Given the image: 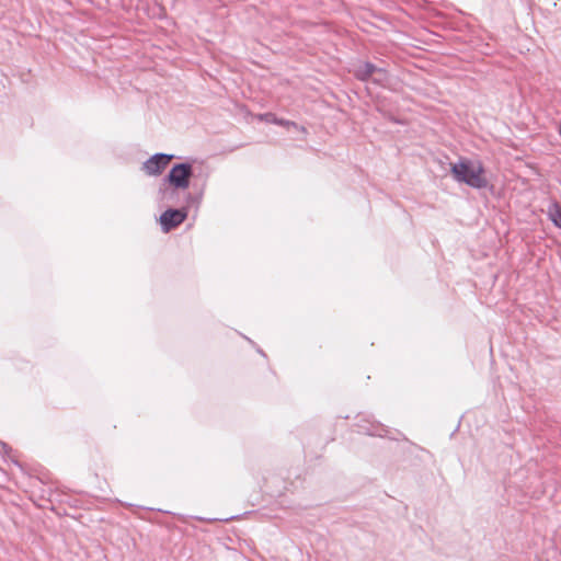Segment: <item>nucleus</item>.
Returning <instances> with one entry per match:
<instances>
[{
  "mask_svg": "<svg viewBox=\"0 0 561 561\" xmlns=\"http://www.w3.org/2000/svg\"><path fill=\"white\" fill-rule=\"evenodd\" d=\"M547 215L553 225L561 229V206L558 202L553 201L550 203Z\"/></svg>",
  "mask_w": 561,
  "mask_h": 561,
  "instance_id": "obj_8",
  "label": "nucleus"
},
{
  "mask_svg": "<svg viewBox=\"0 0 561 561\" xmlns=\"http://www.w3.org/2000/svg\"><path fill=\"white\" fill-rule=\"evenodd\" d=\"M195 167L188 162H178V190H186L191 179L196 180Z\"/></svg>",
  "mask_w": 561,
  "mask_h": 561,
  "instance_id": "obj_4",
  "label": "nucleus"
},
{
  "mask_svg": "<svg viewBox=\"0 0 561 561\" xmlns=\"http://www.w3.org/2000/svg\"><path fill=\"white\" fill-rule=\"evenodd\" d=\"M376 72H378L381 77H385L382 69L377 68L371 62H364L355 70V77L362 81H366Z\"/></svg>",
  "mask_w": 561,
  "mask_h": 561,
  "instance_id": "obj_6",
  "label": "nucleus"
},
{
  "mask_svg": "<svg viewBox=\"0 0 561 561\" xmlns=\"http://www.w3.org/2000/svg\"><path fill=\"white\" fill-rule=\"evenodd\" d=\"M272 122L275 124H279V125H288L289 124V122H285L283 119H276V118H273Z\"/></svg>",
  "mask_w": 561,
  "mask_h": 561,
  "instance_id": "obj_9",
  "label": "nucleus"
},
{
  "mask_svg": "<svg viewBox=\"0 0 561 561\" xmlns=\"http://www.w3.org/2000/svg\"><path fill=\"white\" fill-rule=\"evenodd\" d=\"M265 118H266L267 121H270V122H272V121H273V119H272V114H265Z\"/></svg>",
  "mask_w": 561,
  "mask_h": 561,
  "instance_id": "obj_10",
  "label": "nucleus"
},
{
  "mask_svg": "<svg viewBox=\"0 0 561 561\" xmlns=\"http://www.w3.org/2000/svg\"><path fill=\"white\" fill-rule=\"evenodd\" d=\"M163 232H169L175 228V208L169 207L159 218Z\"/></svg>",
  "mask_w": 561,
  "mask_h": 561,
  "instance_id": "obj_7",
  "label": "nucleus"
},
{
  "mask_svg": "<svg viewBox=\"0 0 561 561\" xmlns=\"http://www.w3.org/2000/svg\"><path fill=\"white\" fill-rule=\"evenodd\" d=\"M174 158L175 154L154 153L142 163L141 170L150 176L159 175Z\"/></svg>",
  "mask_w": 561,
  "mask_h": 561,
  "instance_id": "obj_2",
  "label": "nucleus"
},
{
  "mask_svg": "<svg viewBox=\"0 0 561 561\" xmlns=\"http://www.w3.org/2000/svg\"><path fill=\"white\" fill-rule=\"evenodd\" d=\"M175 197V165H173L167 178L163 180L159 193L158 205L159 207L167 206Z\"/></svg>",
  "mask_w": 561,
  "mask_h": 561,
  "instance_id": "obj_3",
  "label": "nucleus"
},
{
  "mask_svg": "<svg viewBox=\"0 0 561 561\" xmlns=\"http://www.w3.org/2000/svg\"><path fill=\"white\" fill-rule=\"evenodd\" d=\"M450 171L457 182L465 183L472 188L481 190L488 186L481 162L472 163L470 160L461 159L451 164Z\"/></svg>",
  "mask_w": 561,
  "mask_h": 561,
  "instance_id": "obj_1",
  "label": "nucleus"
},
{
  "mask_svg": "<svg viewBox=\"0 0 561 561\" xmlns=\"http://www.w3.org/2000/svg\"><path fill=\"white\" fill-rule=\"evenodd\" d=\"M199 199L201 194H196L194 196L190 195L187 197V205L185 207L178 208V226H180L190 216L192 209L196 213Z\"/></svg>",
  "mask_w": 561,
  "mask_h": 561,
  "instance_id": "obj_5",
  "label": "nucleus"
}]
</instances>
